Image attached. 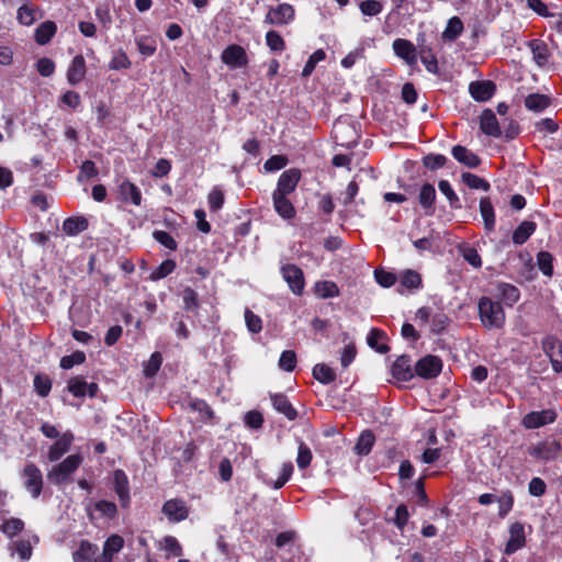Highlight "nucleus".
I'll return each mask as SVG.
<instances>
[{
	"label": "nucleus",
	"mask_w": 562,
	"mask_h": 562,
	"mask_svg": "<svg viewBox=\"0 0 562 562\" xmlns=\"http://www.w3.org/2000/svg\"><path fill=\"white\" fill-rule=\"evenodd\" d=\"M479 316L483 326L487 329H501L505 324V312L502 304L487 296L480 299Z\"/></svg>",
	"instance_id": "1"
},
{
	"label": "nucleus",
	"mask_w": 562,
	"mask_h": 562,
	"mask_svg": "<svg viewBox=\"0 0 562 562\" xmlns=\"http://www.w3.org/2000/svg\"><path fill=\"white\" fill-rule=\"evenodd\" d=\"M81 462L82 457L80 454H71L61 463L53 467L47 473V479L54 484H64L69 481L70 475L79 468Z\"/></svg>",
	"instance_id": "2"
},
{
	"label": "nucleus",
	"mask_w": 562,
	"mask_h": 562,
	"mask_svg": "<svg viewBox=\"0 0 562 562\" xmlns=\"http://www.w3.org/2000/svg\"><path fill=\"white\" fill-rule=\"evenodd\" d=\"M561 443L555 439H546L528 448V453L541 461H552L561 453Z\"/></svg>",
	"instance_id": "3"
},
{
	"label": "nucleus",
	"mask_w": 562,
	"mask_h": 562,
	"mask_svg": "<svg viewBox=\"0 0 562 562\" xmlns=\"http://www.w3.org/2000/svg\"><path fill=\"white\" fill-rule=\"evenodd\" d=\"M542 350L550 358L555 372L562 371V342L555 336L549 335L542 340Z\"/></svg>",
	"instance_id": "4"
},
{
	"label": "nucleus",
	"mask_w": 562,
	"mask_h": 562,
	"mask_svg": "<svg viewBox=\"0 0 562 562\" xmlns=\"http://www.w3.org/2000/svg\"><path fill=\"white\" fill-rule=\"evenodd\" d=\"M221 59L231 68H241L247 66L248 56L244 47L237 44L227 46L221 55Z\"/></svg>",
	"instance_id": "5"
},
{
	"label": "nucleus",
	"mask_w": 562,
	"mask_h": 562,
	"mask_svg": "<svg viewBox=\"0 0 562 562\" xmlns=\"http://www.w3.org/2000/svg\"><path fill=\"white\" fill-rule=\"evenodd\" d=\"M23 477L26 490L34 498L38 497L43 488L41 470L34 463H29L23 469Z\"/></svg>",
	"instance_id": "6"
},
{
	"label": "nucleus",
	"mask_w": 562,
	"mask_h": 562,
	"mask_svg": "<svg viewBox=\"0 0 562 562\" xmlns=\"http://www.w3.org/2000/svg\"><path fill=\"white\" fill-rule=\"evenodd\" d=\"M557 414L553 409H542L539 412H530L521 420V425L526 429H536L555 420Z\"/></svg>",
	"instance_id": "7"
},
{
	"label": "nucleus",
	"mask_w": 562,
	"mask_h": 562,
	"mask_svg": "<svg viewBox=\"0 0 562 562\" xmlns=\"http://www.w3.org/2000/svg\"><path fill=\"white\" fill-rule=\"evenodd\" d=\"M441 360L436 356H426L422 358L415 366L417 375L424 379H431L441 372Z\"/></svg>",
	"instance_id": "8"
},
{
	"label": "nucleus",
	"mask_w": 562,
	"mask_h": 562,
	"mask_svg": "<svg viewBox=\"0 0 562 562\" xmlns=\"http://www.w3.org/2000/svg\"><path fill=\"white\" fill-rule=\"evenodd\" d=\"M301 179V171L297 168H290L281 173L278 180L276 193L290 194L294 192Z\"/></svg>",
	"instance_id": "9"
},
{
	"label": "nucleus",
	"mask_w": 562,
	"mask_h": 562,
	"mask_svg": "<svg viewBox=\"0 0 562 562\" xmlns=\"http://www.w3.org/2000/svg\"><path fill=\"white\" fill-rule=\"evenodd\" d=\"M284 280L294 294H302L305 282L303 271L295 265H285L281 269Z\"/></svg>",
	"instance_id": "10"
},
{
	"label": "nucleus",
	"mask_w": 562,
	"mask_h": 562,
	"mask_svg": "<svg viewBox=\"0 0 562 562\" xmlns=\"http://www.w3.org/2000/svg\"><path fill=\"white\" fill-rule=\"evenodd\" d=\"M293 18V7L288 3H282L269 10L265 18V22L272 25H282L289 23Z\"/></svg>",
	"instance_id": "11"
},
{
	"label": "nucleus",
	"mask_w": 562,
	"mask_h": 562,
	"mask_svg": "<svg viewBox=\"0 0 562 562\" xmlns=\"http://www.w3.org/2000/svg\"><path fill=\"white\" fill-rule=\"evenodd\" d=\"M162 513L172 521L184 520L189 515V508L184 501L173 498L167 501L162 506Z\"/></svg>",
	"instance_id": "12"
},
{
	"label": "nucleus",
	"mask_w": 562,
	"mask_h": 562,
	"mask_svg": "<svg viewBox=\"0 0 562 562\" xmlns=\"http://www.w3.org/2000/svg\"><path fill=\"white\" fill-rule=\"evenodd\" d=\"M526 543L524 525L514 522L509 528V539L506 543L505 553L513 554L518 549L522 548Z\"/></svg>",
	"instance_id": "13"
},
{
	"label": "nucleus",
	"mask_w": 562,
	"mask_h": 562,
	"mask_svg": "<svg viewBox=\"0 0 562 562\" xmlns=\"http://www.w3.org/2000/svg\"><path fill=\"white\" fill-rule=\"evenodd\" d=\"M119 199L124 203H132L139 206L142 203V192L138 187L130 180H124L119 186Z\"/></svg>",
	"instance_id": "14"
},
{
	"label": "nucleus",
	"mask_w": 562,
	"mask_h": 562,
	"mask_svg": "<svg viewBox=\"0 0 562 562\" xmlns=\"http://www.w3.org/2000/svg\"><path fill=\"white\" fill-rule=\"evenodd\" d=\"M393 49L395 54L404 59L409 66L417 63V48L411 41L397 38L393 42Z\"/></svg>",
	"instance_id": "15"
},
{
	"label": "nucleus",
	"mask_w": 562,
	"mask_h": 562,
	"mask_svg": "<svg viewBox=\"0 0 562 562\" xmlns=\"http://www.w3.org/2000/svg\"><path fill=\"white\" fill-rule=\"evenodd\" d=\"M469 90L474 100L484 102L493 97L496 86L491 80L474 81L470 83Z\"/></svg>",
	"instance_id": "16"
},
{
	"label": "nucleus",
	"mask_w": 562,
	"mask_h": 562,
	"mask_svg": "<svg viewBox=\"0 0 562 562\" xmlns=\"http://www.w3.org/2000/svg\"><path fill=\"white\" fill-rule=\"evenodd\" d=\"M75 562H102L99 558V548L87 540H82L74 552Z\"/></svg>",
	"instance_id": "17"
},
{
	"label": "nucleus",
	"mask_w": 562,
	"mask_h": 562,
	"mask_svg": "<svg viewBox=\"0 0 562 562\" xmlns=\"http://www.w3.org/2000/svg\"><path fill=\"white\" fill-rule=\"evenodd\" d=\"M480 128L484 134L488 136L498 137L502 135L499 123L494 112L490 109H486L482 112L480 116Z\"/></svg>",
	"instance_id": "18"
},
{
	"label": "nucleus",
	"mask_w": 562,
	"mask_h": 562,
	"mask_svg": "<svg viewBox=\"0 0 562 562\" xmlns=\"http://www.w3.org/2000/svg\"><path fill=\"white\" fill-rule=\"evenodd\" d=\"M86 61L82 55L74 57L71 65L67 71V80L71 86H76L85 79Z\"/></svg>",
	"instance_id": "19"
},
{
	"label": "nucleus",
	"mask_w": 562,
	"mask_h": 562,
	"mask_svg": "<svg viewBox=\"0 0 562 562\" xmlns=\"http://www.w3.org/2000/svg\"><path fill=\"white\" fill-rule=\"evenodd\" d=\"M392 374L400 381H409L414 376L411 358L408 356L398 357L393 363Z\"/></svg>",
	"instance_id": "20"
},
{
	"label": "nucleus",
	"mask_w": 562,
	"mask_h": 562,
	"mask_svg": "<svg viewBox=\"0 0 562 562\" xmlns=\"http://www.w3.org/2000/svg\"><path fill=\"white\" fill-rule=\"evenodd\" d=\"M286 196L285 194L273 192L272 200L277 213L285 220H291L295 216V209Z\"/></svg>",
	"instance_id": "21"
},
{
	"label": "nucleus",
	"mask_w": 562,
	"mask_h": 562,
	"mask_svg": "<svg viewBox=\"0 0 562 562\" xmlns=\"http://www.w3.org/2000/svg\"><path fill=\"white\" fill-rule=\"evenodd\" d=\"M114 488L122 503L125 506L130 501L128 480L123 470H115L113 473Z\"/></svg>",
	"instance_id": "22"
},
{
	"label": "nucleus",
	"mask_w": 562,
	"mask_h": 562,
	"mask_svg": "<svg viewBox=\"0 0 562 562\" xmlns=\"http://www.w3.org/2000/svg\"><path fill=\"white\" fill-rule=\"evenodd\" d=\"M452 156L461 164L469 168H476L481 164V159L477 155L470 151L467 147L456 145L452 147Z\"/></svg>",
	"instance_id": "23"
},
{
	"label": "nucleus",
	"mask_w": 562,
	"mask_h": 562,
	"mask_svg": "<svg viewBox=\"0 0 562 562\" xmlns=\"http://www.w3.org/2000/svg\"><path fill=\"white\" fill-rule=\"evenodd\" d=\"M74 440V435L70 431H66L63 436L50 447L48 451L49 461L58 460L63 454H65Z\"/></svg>",
	"instance_id": "24"
},
{
	"label": "nucleus",
	"mask_w": 562,
	"mask_h": 562,
	"mask_svg": "<svg viewBox=\"0 0 562 562\" xmlns=\"http://www.w3.org/2000/svg\"><path fill=\"white\" fill-rule=\"evenodd\" d=\"M273 407L281 414H283L289 420H294L297 417L296 409L292 406L290 401L284 394L271 395Z\"/></svg>",
	"instance_id": "25"
},
{
	"label": "nucleus",
	"mask_w": 562,
	"mask_h": 562,
	"mask_svg": "<svg viewBox=\"0 0 562 562\" xmlns=\"http://www.w3.org/2000/svg\"><path fill=\"white\" fill-rule=\"evenodd\" d=\"M124 544V540L119 535H113L108 538L103 546V552L101 555L102 562H112L113 555L117 553Z\"/></svg>",
	"instance_id": "26"
},
{
	"label": "nucleus",
	"mask_w": 562,
	"mask_h": 562,
	"mask_svg": "<svg viewBox=\"0 0 562 562\" xmlns=\"http://www.w3.org/2000/svg\"><path fill=\"white\" fill-rule=\"evenodd\" d=\"M420 205L425 209L426 215L434 214V203L436 201V190L432 184L426 183L422 187L419 196Z\"/></svg>",
	"instance_id": "27"
},
{
	"label": "nucleus",
	"mask_w": 562,
	"mask_h": 562,
	"mask_svg": "<svg viewBox=\"0 0 562 562\" xmlns=\"http://www.w3.org/2000/svg\"><path fill=\"white\" fill-rule=\"evenodd\" d=\"M529 47L532 52L533 60L538 66H544L549 59L548 46L540 40H532L529 42Z\"/></svg>",
	"instance_id": "28"
},
{
	"label": "nucleus",
	"mask_w": 562,
	"mask_h": 562,
	"mask_svg": "<svg viewBox=\"0 0 562 562\" xmlns=\"http://www.w3.org/2000/svg\"><path fill=\"white\" fill-rule=\"evenodd\" d=\"M57 31L53 21H45L35 31V41L40 45L47 44Z\"/></svg>",
	"instance_id": "29"
},
{
	"label": "nucleus",
	"mask_w": 562,
	"mask_h": 562,
	"mask_svg": "<svg viewBox=\"0 0 562 562\" xmlns=\"http://www.w3.org/2000/svg\"><path fill=\"white\" fill-rule=\"evenodd\" d=\"M480 212H481V215L484 220V226L485 228L491 232L494 229V224H495V214H494V209H493V205H492V202L490 200V198L485 196V198H482L481 201H480Z\"/></svg>",
	"instance_id": "30"
},
{
	"label": "nucleus",
	"mask_w": 562,
	"mask_h": 562,
	"mask_svg": "<svg viewBox=\"0 0 562 562\" xmlns=\"http://www.w3.org/2000/svg\"><path fill=\"white\" fill-rule=\"evenodd\" d=\"M374 440L375 438L372 431L364 430L361 432L355 446L356 453L359 456H367L371 451Z\"/></svg>",
	"instance_id": "31"
},
{
	"label": "nucleus",
	"mask_w": 562,
	"mask_h": 562,
	"mask_svg": "<svg viewBox=\"0 0 562 562\" xmlns=\"http://www.w3.org/2000/svg\"><path fill=\"white\" fill-rule=\"evenodd\" d=\"M88 227V221L85 217H69L63 224V231L70 236L77 235Z\"/></svg>",
	"instance_id": "32"
},
{
	"label": "nucleus",
	"mask_w": 562,
	"mask_h": 562,
	"mask_svg": "<svg viewBox=\"0 0 562 562\" xmlns=\"http://www.w3.org/2000/svg\"><path fill=\"white\" fill-rule=\"evenodd\" d=\"M536 224L533 222H522L513 233V241L517 245L524 244L535 232Z\"/></svg>",
	"instance_id": "33"
},
{
	"label": "nucleus",
	"mask_w": 562,
	"mask_h": 562,
	"mask_svg": "<svg viewBox=\"0 0 562 562\" xmlns=\"http://www.w3.org/2000/svg\"><path fill=\"white\" fill-rule=\"evenodd\" d=\"M313 376L323 384H328L336 380V373L325 363H318L314 367Z\"/></svg>",
	"instance_id": "34"
},
{
	"label": "nucleus",
	"mask_w": 562,
	"mask_h": 562,
	"mask_svg": "<svg viewBox=\"0 0 562 562\" xmlns=\"http://www.w3.org/2000/svg\"><path fill=\"white\" fill-rule=\"evenodd\" d=\"M498 291L501 292L502 300L509 306H513L516 302H518L520 297L519 290L508 283H499Z\"/></svg>",
	"instance_id": "35"
},
{
	"label": "nucleus",
	"mask_w": 562,
	"mask_h": 562,
	"mask_svg": "<svg viewBox=\"0 0 562 562\" xmlns=\"http://www.w3.org/2000/svg\"><path fill=\"white\" fill-rule=\"evenodd\" d=\"M549 98L544 94H529L525 100V105L528 110L540 112L549 105Z\"/></svg>",
	"instance_id": "36"
},
{
	"label": "nucleus",
	"mask_w": 562,
	"mask_h": 562,
	"mask_svg": "<svg viewBox=\"0 0 562 562\" xmlns=\"http://www.w3.org/2000/svg\"><path fill=\"white\" fill-rule=\"evenodd\" d=\"M463 31V23L458 16H453L448 21L447 27L442 33V37L447 41H454Z\"/></svg>",
	"instance_id": "37"
},
{
	"label": "nucleus",
	"mask_w": 562,
	"mask_h": 562,
	"mask_svg": "<svg viewBox=\"0 0 562 562\" xmlns=\"http://www.w3.org/2000/svg\"><path fill=\"white\" fill-rule=\"evenodd\" d=\"M315 293L322 299L334 297L339 294V289L331 281H322L315 284Z\"/></svg>",
	"instance_id": "38"
},
{
	"label": "nucleus",
	"mask_w": 562,
	"mask_h": 562,
	"mask_svg": "<svg viewBox=\"0 0 562 562\" xmlns=\"http://www.w3.org/2000/svg\"><path fill=\"white\" fill-rule=\"evenodd\" d=\"M88 383L82 376H74L68 381L67 390L76 397H83L87 394Z\"/></svg>",
	"instance_id": "39"
},
{
	"label": "nucleus",
	"mask_w": 562,
	"mask_h": 562,
	"mask_svg": "<svg viewBox=\"0 0 562 562\" xmlns=\"http://www.w3.org/2000/svg\"><path fill=\"white\" fill-rule=\"evenodd\" d=\"M462 181L471 189H482L484 191L490 190V183L485 179L471 172H463Z\"/></svg>",
	"instance_id": "40"
},
{
	"label": "nucleus",
	"mask_w": 562,
	"mask_h": 562,
	"mask_svg": "<svg viewBox=\"0 0 562 562\" xmlns=\"http://www.w3.org/2000/svg\"><path fill=\"white\" fill-rule=\"evenodd\" d=\"M401 284L407 289H418L422 285V277L415 270H406L401 276Z\"/></svg>",
	"instance_id": "41"
},
{
	"label": "nucleus",
	"mask_w": 562,
	"mask_h": 562,
	"mask_svg": "<svg viewBox=\"0 0 562 562\" xmlns=\"http://www.w3.org/2000/svg\"><path fill=\"white\" fill-rule=\"evenodd\" d=\"M34 389L41 397L47 396L52 389L50 379L44 374H36L34 378Z\"/></svg>",
	"instance_id": "42"
},
{
	"label": "nucleus",
	"mask_w": 562,
	"mask_h": 562,
	"mask_svg": "<svg viewBox=\"0 0 562 562\" xmlns=\"http://www.w3.org/2000/svg\"><path fill=\"white\" fill-rule=\"evenodd\" d=\"M552 255L548 251H540L537 256V263L543 274L551 277L553 273Z\"/></svg>",
	"instance_id": "43"
},
{
	"label": "nucleus",
	"mask_w": 562,
	"mask_h": 562,
	"mask_svg": "<svg viewBox=\"0 0 562 562\" xmlns=\"http://www.w3.org/2000/svg\"><path fill=\"white\" fill-rule=\"evenodd\" d=\"M294 467L291 462H286L282 467V472L277 481H267L266 483L276 490L281 488L290 480L293 473Z\"/></svg>",
	"instance_id": "44"
},
{
	"label": "nucleus",
	"mask_w": 562,
	"mask_h": 562,
	"mask_svg": "<svg viewBox=\"0 0 562 562\" xmlns=\"http://www.w3.org/2000/svg\"><path fill=\"white\" fill-rule=\"evenodd\" d=\"M161 362H162L161 355L159 352H154L150 356L149 360L145 363L144 374L147 378H153L154 375H156V373L160 369Z\"/></svg>",
	"instance_id": "45"
},
{
	"label": "nucleus",
	"mask_w": 562,
	"mask_h": 562,
	"mask_svg": "<svg viewBox=\"0 0 562 562\" xmlns=\"http://www.w3.org/2000/svg\"><path fill=\"white\" fill-rule=\"evenodd\" d=\"M176 268V262L171 259H167L150 273V280L156 281L170 274Z\"/></svg>",
	"instance_id": "46"
},
{
	"label": "nucleus",
	"mask_w": 562,
	"mask_h": 562,
	"mask_svg": "<svg viewBox=\"0 0 562 562\" xmlns=\"http://www.w3.org/2000/svg\"><path fill=\"white\" fill-rule=\"evenodd\" d=\"M313 459L311 449L304 443L300 442L296 463L300 469L307 468Z\"/></svg>",
	"instance_id": "47"
},
{
	"label": "nucleus",
	"mask_w": 562,
	"mask_h": 562,
	"mask_svg": "<svg viewBox=\"0 0 562 562\" xmlns=\"http://www.w3.org/2000/svg\"><path fill=\"white\" fill-rule=\"evenodd\" d=\"M23 528L24 522L19 518H10L5 520L1 526L2 531L9 537L15 536L20 531H22Z\"/></svg>",
	"instance_id": "48"
},
{
	"label": "nucleus",
	"mask_w": 562,
	"mask_h": 562,
	"mask_svg": "<svg viewBox=\"0 0 562 562\" xmlns=\"http://www.w3.org/2000/svg\"><path fill=\"white\" fill-rule=\"evenodd\" d=\"M245 322L249 331L258 334L262 329L261 318L254 314L249 308L245 310Z\"/></svg>",
	"instance_id": "49"
},
{
	"label": "nucleus",
	"mask_w": 562,
	"mask_h": 562,
	"mask_svg": "<svg viewBox=\"0 0 562 562\" xmlns=\"http://www.w3.org/2000/svg\"><path fill=\"white\" fill-rule=\"evenodd\" d=\"M326 57V54L323 49H317L316 52H314L308 60L306 61L304 68H303V71H302V76L303 77H308L313 70L315 69V66L318 61L325 59Z\"/></svg>",
	"instance_id": "50"
},
{
	"label": "nucleus",
	"mask_w": 562,
	"mask_h": 562,
	"mask_svg": "<svg viewBox=\"0 0 562 562\" xmlns=\"http://www.w3.org/2000/svg\"><path fill=\"white\" fill-rule=\"evenodd\" d=\"M384 334L383 331L373 328L371 329L369 336H368V345L371 348H374L380 353H386L390 350V347L387 345H378V339L383 338Z\"/></svg>",
	"instance_id": "51"
},
{
	"label": "nucleus",
	"mask_w": 562,
	"mask_h": 562,
	"mask_svg": "<svg viewBox=\"0 0 562 562\" xmlns=\"http://www.w3.org/2000/svg\"><path fill=\"white\" fill-rule=\"evenodd\" d=\"M86 361V355L82 351H75L70 356H65L60 360V367L65 370L71 369L75 364H81Z\"/></svg>",
	"instance_id": "52"
},
{
	"label": "nucleus",
	"mask_w": 562,
	"mask_h": 562,
	"mask_svg": "<svg viewBox=\"0 0 562 562\" xmlns=\"http://www.w3.org/2000/svg\"><path fill=\"white\" fill-rule=\"evenodd\" d=\"M296 364V355L292 350H285L281 353V357L279 359V367L288 372H291L294 370Z\"/></svg>",
	"instance_id": "53"
},
{
	"label": "nucleus",
	"mask_w": 562,
	"mask_h": 562,
	"mask_svg": "<svg viewBox=\"0 0 562 562\" xmlns=\"http://www.w3.org/2000/svg\"><path fill=\"white\" fill-rule=\"evenodd\" d=\"M267 45L271 50L281 52L285 47V43L281 35L276 31H269L266 35Z\"/></svg>",
	"instance_id": "54"
},
{
	"label": "nucleus",
	"mask_w": 562,
	"mask_h": 562,
	"mask_svg": "<svg viewBox=\"0 0 562 562\" xmlns=\"http://www.w3.org/2000/svg\"><path fill=\"white\" fill-rule=\"evenodd\" d=\"M153 236L159 244H161L166 248L170 250L177 249L178 244L169 233L165 231H155L153 233Z\"/></svg>",
	"instance_id": "55"
},
{
	"label": "nucleus",
	"mask_w": 562,
	"mask_h": 562,
	"mask_svg": "<svg viewBox=\"0 0 562 562\" xmlns=\"http://www.w3.org/2000/svg\"><path fill=\"white\" fill-rule=\"evenodd\" d=\"M439 190L442 194H445L452 207H460L459 198L456 192L452 190L450 183L447 180L439 181Z\"/></svg>",
	"instance_id": "56"
},
{
	"label": "nucleus",
	"mask_w": 562,
	"mask_h": 562,
	"mask_svg": "<svg viewBox=\"0 0 562 562\" xmlns=\"http://www.w3.org/2000/svg\"><path fill=\"white\" fill-rule=\"evenodd\" d=\"M382 3L378 0H366L361 2L360 10L364 15L374 16L382 11Z\"/></svg>",
	"instance_id": "57"
},
{
	"label": "nucleus",
	"mask_w": 562,
	"mask_h": 562,
	"mask_svg": "<svg viewBox=\"0 0 562 562\" xmlns=\"http://www.w3.org/2000/svg\"><path fill=\"white\" fill-rule=\"evenodd\" d=\"M288 164V158L286 156H283V155H274L272 157H270L266 162H265V169L267 171H276V170H280L282 169L283 167H285Z\"/></svg>",
	"instance_id": "58"
},
{
	"label": "nucleus",
	"mask_w": 562,
	"mask_h": 562,
	"mask_svg": "<svg viewBox=\"0 0 562 562\" xmlns=\"http://www.w3.org/2000/svg\"><path fill=\"white\" fill-rule=\"evenodd\" d=\"M497 502L499 504V513L498 515L501 517H505L507 513L513 508L514 505V497L513 494L508 491L503 493L501 497L497 498Z\"/></svg>",
	"instance_id": "59"
},
{
	"label": "nucleus",
	"mask_w": 562,
	"mask_h": 562,
	"mask_svg": "<svg viewBox=\"0 0 562 562\" xmlns=\"http://www.w3.org/2000/svg\"><path fill=\"white\" fill-rule=\"evenodd\" d=\"M224 203V193L218 188H214L209 194L210 209L213 212L218 211Z\"/></svg>",
	"instance_id": "60"
},
{
	"label": "nucleus",
	"mask_w": 562,
	"mask_h": 562,
	"mask_svg": "<svg viewBox=\"0 0 562 562\" xmlns=\"http://www.w3.org/2000/svg\"><path fill=\"white\" fill-rule=\"evenodd\" d=\"M130 66H131V61H130L127 55L122 50L115 53V55L113 56V58L110 63V68L115 69V70L127 69V68H130Z\"/></svg>",
	"instance_id": "61"
},
{
	"label": "nucleus",
	"mask_w": 562,
	"mask_h": 562,
	"mask_svg": "<svg viewBox=\"0 0 562 562\" xmlns=\"http://www.w3.org/2000/svg\"><path fill=\"white\" fill-rule=\"evenodd\" d=\"M423 162H424V166L431 169V170H436L438 168H441L446 165L447 162V158L443 156V155H427L424 159H423Z\"/></svg>",
	"instance_id": "62"
},
{
	"label": "nucleus",
	"mask_w": 562,
	"mask_h": 562,
	"mask_svg": "<svg viewBox=\"0 0 562 562\" xmlns=\"http://www.w3.org/2000/svg\"><path fill=\"white\" fill-rule=\"evenodd\" d=\"M374 276L378 283L384 288L393 285L396 281V277L394 273L384 271L382 269H376L374 271Z\"/></svg>",
	"instance_id": "63"
},
{
	"label": "nucleus",
	"mask_w": 562,
	"mask_h": 562,
	"mask_svg": "<svg viewBox=\"0 0 562 562\" xmlns=\"http://www.w3.org/2000/svg\"><path fill=\"white\" fill-rule=\"evenodd\" d=\"M36 68L42 76L49 77L55 70V64L50 58L43 57L38 59Z\"/></svg>",
	"instance_id": "64"
}]
</instances>
